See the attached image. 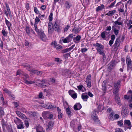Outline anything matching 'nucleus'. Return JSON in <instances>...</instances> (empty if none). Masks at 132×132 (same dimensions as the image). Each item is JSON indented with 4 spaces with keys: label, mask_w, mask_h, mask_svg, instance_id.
Wrapping results in <instances>:
<instances>
[{
    "label": "nucleus",
    "mask_w": 132,
    "mask_h": 132,
    "mask_svg": "<svg viewBox=\"0 0 132 132\" xmlns=\"http://www.w3.org/2000/svg\"><path fill=\"white\" fill-rule=\"evenodd\" d=\"M34 27L35 30L39 35L40 39L43 41H44L45 40L46 36L42 30L40 28L38 29L36 24H34Z\"/></svg>",
    "instance_id": "nucleus-1"
},
{
    "label": "nucleus",
    "mask_w": 132,
    "mask_h": 132,
    "mask_svg": "<svg viewBox=\"0 0 132 132\" xmlns=\"http://www.w3.org/2000/svg\"><path fill=\"white\" fill-rule=\"evenodd\" d=\"M23 66L28 70L30 71V72L33 73H35L37 75L40 74L42 75H43V73L42 71H39L36 70L31 69L30 65L28 64H25L23 65Z\"/></svg>",
    "instance_id": "nucleus-2"
},
{
    "label": "nucleus",
    "mask_w": 132,
    "mask_h": 132,
    "mask_svg": "<svg viewBox=\"0 0 132 132\" xmlns=\"http://www.w3.org/2000/svg\"><path fill=\"white\" fill-rule=\"evenodd\" d=\"M93 46L97 47V48H96V49L100 54H103V50L104 48V46L103 45L100 44L99 43H97L96 44H94Z\"/></svg>",
    "instance_id": "nucleus-3"
},
{
    "label": "nucleus",
    "mask_w": 132,
    "mask_h": 132,
    "mask_svg": "<svg viewBox=\"0 0 132 132\" xmlns=\"http://www.w3.org/2000/svg\"><path fill=\"white\" fill-rule=\"evenodd\" d=\"M129 112L125 106H123L122 108L121 115L123 117H125L129 114Z\"/></svg>",
    "instance_id": "nucleus-4"
},
{
    "label": "nucleus",
    "mask_w": 132,
    "mask_h": 132,
    "mask_svg": "<svg viewBox=\"0 0 132 132\" xmlns=\"http://www.w3.org/2000/svg\"><path fill=\"white\" fill-rule=\"evenodd\" d=\"M52 27L53 30L57 32H60L61 29L59 27V26L57 24V22H55L53 25L52 26Z\"/></svg>",
    "instance_id": "nucleus-5"
},
{
    "label": "nucleus",
    "mask_w": 132,
    "mask_h": 132,
    "mask_svg": "<svg viewBox=\"0 0 132 132\" xmlns=\"http://www.w3.org/2000/svg\"><path fill=\"white\" fill-rule=\"evenodd\" d=\"M73 38V35L72 34H71L66 38L63 39V42L64 43H69L71 41Z\"/></svg>",
    "instance_id": "nucleus-6"
},
{
    "label": "nucleus",
    "mask_w": 132,
    "mask_h": 132,
    "mask_svg": "<svg viewBox=\"0 0 132 132\" xmlns=\"http://www.w3.org/2000/svg\"><path fill=\"white\" fill-rule=\"evenodd\" d=\"M116 62L114 60L112 61L109 64V66L108 69L109 71H111L116 66Z\"/></svg>",
    "instance_id": "nucleus-7"
},
{
    "label": "nucleus",
    "mask_w": 132,
    "mask_h": 132,
    "mask_svg": "<svg viewBox=\"0 0 132 132\" xmlns=\"http://www.w3.org/2000/svg\"><path fill=\"white\" fill-rule=\"evenodd\" d=\"M91 77L90 75L89 74L87 76L86 79L87 87L88 88L90 87L91 86Z\"/></svg>",
    "instance_id": "nucleus-8"
},
{
    "label": "nucleus",
    "mask_w": 132,
    "mask_h": 132,
    "mask_svg": "<svg viewBox=\"0 0 132 132\" xmlns=\"http://www.w3.org/2000/svg\"><path fill=\"white\" fill-rule=\"evenodd\" d=\"M124 98L127 100L131 98L132 99V92L130 90H129L127 92V95L125 96Z\"/></svg>",
    "instance_id": "nucleus-9"
},
{
    "label": "nucleus",
    "mask_w": 132,
    "mask_h": 132,
    "mask_svg": "<svg viewBox=\"0 0 132 132\" xmlns=\"http://www.w3.org/2000/svg\"><path fill=\"white\" fill-rule=\"evenodd\" d=\"M81 38V36L80 35H77L76 37H74L73 38V40L76 43H78Z\"/></svg>",
    "instance_id": "nucleus-10"
},
{
    "label": "nucleus",
    "mask_w": 132,
    "mask_h": 132,
    "mask_svg": "<svg viewBox=\"0 0 132 132\" xmlns=\"http://www.w3.org/2000/svg\"><path fill=\"white\" fill-rule=\"evenodd\" d=\"M82 106L79 103H77L75 104L74 106V109L75 110H80L82 108Z\"/></svg>",
    "instance_id": "nucleus-11"
},
{
    "label": "nucleus",
    "mask_w": 132,
    "mask_h": 132,
    "mask_svg": "<svg viewBox=\"0 0 132 132\" xmlns=\"http://www.w3.org/2000/svg\"><path fill=\"white\" fill-rule=\"evenodd\" d=\"M46 107L49 109H53L56 108V106L51 103H49L46 105Z\"/></svg>",
    "instance_id": "nucleus-12"
},
{
    "label": "nucleus",
    "mask_w": 132,
    "mask_h": 132,
    "mask_svg": "<svg viewBox=\"0 0 132 132\" xmlns=\"http://www.w3.org/2000/svg\"><path fill=\"white\" fill-rule=\"evenodd\" d=\"M80 29L78 27H76L75 26L72 29V31L73 33L77 34L79 32Z\"/></svg>",
    "instance_id": "nucleus-13"
},
{
    "label": "nucleus",
    "mask_w": 132,
    "mask_h": 132,
    "mask_svg": "<svg viewBox=\"0 0 132 132\" xmlns=\"http://www.w3.org/2000/svg\"><path fill=\"white\" fill-rule=\"evenodd\" d=\"M127 125L128 126V128L130 129L131 127V124L130 121L129 120H125L124 121V124Z\"/></svg>",
    "instance_id": "nucleus-14"
},
{
    "label": "nucleus",
    "mask_w": 132,
    "mask_h": 132,
    "mask_svg": "<svg viewBox=\"0 0 132 132\" xmlns=\"http://www.w3.org/2000/svg\"><path fill=\"white\" fill-rule=\"evenodd\" d=\"M92 118L94 122L98 123H100V120L97 116H93V115L92 116Z\"/></svg>",
    "instance_id": "nucleus-15"
},
{
    "label": "nucleus",
    "mask_w": 132,
    "mask_h": 132,
    "mask_svg": "<svg viewBox=\"0 0 132 132\" xmlns=\"http://www.w3.org/2000/svg\"><path fill=\"white\" fill-rule=\"evenodd\" d=\"M5 22L6 25L8 28L9 30L10 31V27L12 26L11 23L8 21L6 18H5Z\"/></svg>",
    "instance_id": "nucleus-16"
},
{
    "label": "nucleus",
    "mask_w": 132,
    "mask_h": 132,
    "mask_svg": "<svg viewBox=\"0 0 132 132\" xmlns=\"http://www.w3.org/2000/svg\"><path fill=\"white\" fill-rule=\"evenodd\" d=\"M50 113L49 112L44 111L42 113V115L44 118H47Z\"/></svg>",
    "instance_id": "nucleus-17"
},
{
    "label": "nucleus",
    "mask_w": 132,
    "mask_h": 132,
    "mask_svg": "<svg viewBox=\"0 0 132 132\" xmlns=\"http://www.w3.org/2000/svg\"><path fill=\"white\" fill-rule=\"evenodd\" d=\"M54 123L52 121L48 123L47 127V129H51L54 125Z\"/></svg>",
    "instance_id": "nucleus-18"
},
{
    "label": "nucleus",
    "mask_w": 132,
    "mask_h": 132,
    "mask_svg": "<svg viewBox=\"0 0 132 132\" xmlns=\"http://www.w3.org/2000/svg\"><path fill=\"white\" fill-rule=\"evenodd\" d=\"M107 84V82L106 80L103 81L102 83V89L104 91H105L106 89V86Z\"/></svg>",
    "instance_id": "nucleus-19"
},
{
    "label": "nucleus",
    "mask_w": 132,
    "mask_h": 132,
    "mask_svg": "<svg viewBox=\"0 0 132 132\" xmlns=\"http://www.w3.org/2000/svg\"><path fill=\"white\" fill-rule=\"evenodd\" d=\"M37 132H44V131L43 130V128L40 126H38L36 129Z\"/></svg>",
    "instance_id": "nucleus-20"
},
{
    "label": "nucleus",
    "mask_w": 132,
    "mask_h": 132,
    "mask_svg": "<svg viewBox=\"0 0 132 132\" xmlns=\"http://www.w3.org/2000/svg\"><path fill=\"white\" fill-rule=\"evenodd\" d=\"M17 125V128L18 129H23L24 127L23 122H21Z\"/></svg>",
    "instance_id": "nucleus-21"
},
{
    "label": "nucleus",
    "mask_w": 132,
    "mask_h": 132,
    "mask_svg": "<svg viewBox=\"0 0 132 132\" xmlns=\"http://www.w3.org/2000/svg\"><path fill=\"white\" fill-rule=\"evenodd\" d=\"M116 11L115 10H113V11H110L107 13L106 15L109 16H112L114 14L116 13Z\"/></svg>",
    "instance_id": "nucleus-22"
},
{
    "label": "nucleus",
    "mask_w": 132,
    "mask_h": 132,
    "mask_svg": "<svg viewBox=\"0 0 132 132\" xmlns=\"http://www.w3.org/2000/svg\"><path fill=\"white\" fill-rule=\"evenodd\" d=\"M104 8V5L102 4L100 6H98L97 7L96 11L97 12L99 11H102Z\"/></svg>",
    "instance_id": "nucleus-23"
},
{
    "label": "nucleus",
    "mask_w": 132,
    "mask_h": 132,
    "mask_svg": "<svg viewBox=\"0 0 132 132\" xmlns=\"http://www.w3.org/2000/svg\"><path fill=\"white\" fill-rule=\"evenodd\" d=\"M121 18H119L116 21L114 22V23L115 24V25L118 24L119 25H121L122 24V23L121 22H119V21L121 20Z\"/></svg>",
    "instance_id": "nucleus-24"
},
{
    "label": "nucleus",
    "mask_w": 132,
    "mask_h": 132,
    "mask_svg": "<svg viewBox=\"0 0 132 132\" xmlns=\"http://www.w3.org/2000/svg\"><path fill=\"white\" fill-rule=\"evenodd\" d=\"M120 81H118L117 82L114 83V88L119 89L120 86Z\"/></svg>",
    "instance_id": "nucleus-25"
},
{
    "label": "nucleus",
    "mask_w": 132,
    "mask_h": 132,
    "mask_svg": "<svg viewBox=\"0 0 132 132\" xmlns=\"http://www.w3.org/2000/svg\"><path fill=\"white\" fill-rule=\"evenodd\" d=\"M88 98V96L87 95H85L84 94H82L81 95V98L84 101H87V99Z\"/></svg>",
    "instance_id": "nucleus-26"
},
{
    "label": "nucleus",
    "mask_w": 132,
    "mask_h": 132,
    "mask_svg": "<svg viewBox=\"0 0 132 132\" xmlns=\"http://www.w3.org/2000/svg\"><path fill=\"white\" fill-rule=\"evenodd\" d=\"M131 61L130 59H129L128 57L127 56V57L126 59V63L127 64L128 66H130V65L131 64Z\"/></svg>",
    "instance_id": "nucleus-27"
},
{
    "label": "nucleus",
    "mask_w": 132,
    "mask_h": 132,
    "mask_svg": "<svg viewBox=\"0 0 132 132\" xmlns=\"http://www.w3.org/2000/svg\"><path fill=\"white\" fill-rule=\"evenodd\" d=\"M48 32L49 34H52L53 32V29L52 26H48Z\"/></svg>",
    "instance_id": "nucleus-28"
},
{
    "label": "nucleus",
    "mask_w": 132,
    "mask_h": 132,
    "mask_svg": "<svg viewBox=\"0 0 132 132\" xmlns=\"http://www.w3.org/2000/svg\"><path fill=\"white\" fill-rule=\"evenodd\" d=\"M14 121L16 125L19 124V123L21 122V120L17 117L15 118V119L14 120Z\"/></svg>",
    "instance_id": "nucleus-29"
},
{
    "label": "nucleus",
    "mask_w": 132,
    "mask_h": 132,
    "mask_svg": "<svg viewBox=\"0 0 132 132\" xmlns=\"http://www.w3.org/2000/svg\"><path fill=\"white\" fill-rule=\"evenodd\" d=\"M31 29L29 27H27L26 28V30L27 35H29L30 33Z\"/></svg>",
    "instance_id": "nucleus-30"
},
{
    "label": "nucleus",
    "mask_w": 132,
    "mask_h": 132,
    "mask_svg": "<svg viewBox=\"0 0 132 132\" xmlns=\"http://www.w3.org/2000/svg\"><path fill=\"white\" fill-rule=\"evenodd\" d=\"M66 111L67 114L68 115L69 117H70L71 116V112L69 108H66Z\"/></svg>",
    "instance_id": "nucleus-31"
},
{
    "label": "nucleus",
    "mask_w": 132,
    "mask_h": 132,
    "mask_svg": "<svg viewBox=\"0 0 132 132\" xmlns=\"http://www.w3.org/2000/svg\"><path fill=\"white\" fill-rule=\"evenodd\" d=\"M57 43L56 41L54 40L51 43V45L53 46L54 47H55V46L57 44Z\"/></svg>",
    "instance_id": "nucleus-32"
},
{
    "label": "nucleus",
    "mask_w": 132,
    "mask_h": 132,
    "mask_svg": "<svg viewBox=\"0 0 132 132\" xmlns=\"http://www.w3.org/2000/svg\"><path fill=\"white\" fill-rule=\"evenodd\" d=\"M24 122L26 127L27 128L29 126V123L28 121L27 120H25L24 121Z\"/></svg>",
    "instance_id": "nucleus-33"
},
{
    "label": "nucleus",
    "mask_w": 132,
    "mask_h": 132,
    "mask_svg": "<svg viewBox=\"0 0 132 132\" xmlns=\"http://www.w3.org/2000/svg\"><path fill=\"white\" fill-rule=\"evenodd\" d=\"M119 89L114 87L113 91V94H116L118 92Z\"/></svg>",
    "instance_id": "nucleus-34"
},
{
    "label": "nucleus",
    "mask_w": 132,
    "mask_h": 132,
    "mask_svg": "<svg viewBox=\"0 0 132 132\" xmlns=\"http://www.w3.org/2000/svg\"><path fill=\"white\" fill-rule=\"evenodd\" d=\"M4 99L3 97H1L0 98V105L2 104H4Z\"/></svg>",
    "instance_id": "nucleus-35"
},
{
    "label": "nucleus",
    "mask_w": 132,
    "mask_h": 132,
    "mask_svg": "<svg viewBox=\"0 0 132 132\" xmlns=\"http://www.w3.org/2000/svg\"><path fill=\"white\" fill-rule=\"evenodd\" d=\"M117 124L120 127L122 126L123 125V121L122 120L118 121L117 122Z\"/></svg>",
    "instance_id": "nucleus-36"
},
{
    "label": "nucleus",
    "mask_w": 132,
    "mask_h": 132,
    "mask_svg": "<svg viewBox=\"0 0 132 132\" xmlns=\"http://www.w3.org/2000/svg\"><path fill=\"white\" fill-rule=\"evenodd\" d=\"M2 33L4 37H6L7 36V32L5 30L3 29L2 31Z\"/></svg>",
    "instance_id": "nucleus-37"
},
{
    "label": "nucleus",
    "mask_w": 132,
    "mask_h": 132,
    "mask_svg": "<svg viewBox=\"0 0 132 132\" xmlns=\"http://www.w3.org/2000/svg\"><path fill=\"white\" fill-rule=\"evenodd\" d=\"M75 92L73 90H70L69 91L68 93L71 96L75 93Z\"/></svg>",
    "instance_id": "nucleus-38"
},
{
    "label": "nucleus",
    "mask_w": 132,
    "mask_h": 132,
    "mask_svg": "<svg viewBox=\"0 0 132 132\" xmlns=\"http://www.w3.org/2000/svg\"><path fill=\"white\" fill-rule=\"evenodd\" d=\"M115 132H124L122 129L119 128H117L115 129Z\"/></svg>",
    "instance_id": "nucleus-39"
},
{
    "label": "nucleus",
    "mask_w": 132,
    "mask_h": 132,
    "mask_svg": "<svg viewBox=\"0 0 132 132\" xmlns=\"http://www.w3.org/2000/svg\"><path fill=\"white\" fill-rule=\"evenodd\" d=\"M101 37L103 39H104L106 37V36L105 33V31L102 32L101 34Z\"/></svg>",
    "instance_id": "nucleus-40"
},
{
    "label": "nucleus",
    "mask_w": 132,
    "mask_h": 132,
    "mask_svg": "<svg viewBox=\"0 0 132 132\" xmlns=\"http://www.w3.org/2000/svg\"><path fill=\"white\" fill-rule=\"evenodd\" d=\"M53 13L51 12L50 13V15L49 16L48 19L50 21H51L53 19Z\"/></svg>",
    "instance_id": "nucleus-41"
},
{
    "label": "nucleus",
    "mask_w": 132,
    "mask_h": 132,
    "mask_svg": "<svg viewBox=\"0 0 132 132\" xmlns=\"http://www.w3.org/2000/svg\"><path fill=\"white\" fill-rule=\"evenodd\" d=\"M97 111L96 109H95L93 111L92 113L91 114V116L92 117V116L93 115V116H96V113Z\"/></svg>",
    "instance_id": "nucleus-42"
},
{
    "label": "nucleus",
    "mask_w": 132,
    "mask_h": 132,
    "mask_svg": "<svg viewBox=\"0 0 132 132\" xmlns=\"http://www.w3.org/2000/svg\"><path fill=\"white\" fill-rule=\"evenodd\" d=\"M56 49H59L62 48V46L59 44H57L56 45L55 47Z\"/></svg>",
    "instance_id": "nucleus-43"
},
{
    "label": "nucleus",
    "mask_w": 132,
    "mask_h": 132,
    "mask_svg": "<svg viewBox=\"0 0 132 132\" xmlns=\"http://www.w3.org/2000/svg\"><path fill=\"white\" fill-rule=\"evenodd\" d=\"M24 82H25L26 84H31V81H28V80H27L25 79L24 78Z\"/></svg>",
    "instance_id": "nucleus-44"
},
{
    "label": "nucleus",
    "mask_w": 132,
    "mask_h": 132,
    "mask_svg": "<svg viewBox=\"0 0 132 132\" xmlns=\"http://www.w3.org/2000/svg\"><path fill=\"white\" fill-rule=\"evenodd\" d=\"M40 21V20L39 19L38 17L36 16L35 20V24H36Z\"/></svg>",
    "instance_id": "nucleus-45"
},
{
    "label": "nucleus",
    "mask_w": 132,
    "mask_h": 132,
    "mask_svg": "<svg viewBox=\"0 0 132 132\" xmlns=\"http://www.w3.org/2000/svg\"><path fill=\"white\" fill-rule=\"evenodd\" d=\"M0 114L1 116H3L4 115V111L1 107H0Z\"/></svg>",
    "instance_id": "nucleus-46"
},
{
    "label": "nucleus",
    "mask_w": 132,
    "mask_h": 132,
    "mask_svg": "<svg viewBox=\"0 0 132 132\" xmlns=\"http://www.w3.org/2000/svg\"><path fill=\"white\" fill-rule=\"evenodd\" d=\"M113 31L114 33L116 35H118L119 32V30L117 29H114V30Z\"/></svg>",
    "instance_id": "nucleus-47"
},
{
    "label": "nucleus",
    "mask_w": 132,
    "mask_h": 132,
    "mask_svg": "<svg viewBox=\"0 0 132 132\" xmlns=\"http://www.w3.org/2000/svg\"><path fill=\"white\" fill-rule=\"evenodd\" d=\"M120 39L119 38H118L116 39L114 44V45L115 46L117 45L118 43L120 42Z\"/></svg>",
    "instance_id": "nucleus-48"
},
{
    "label": "nucleus",
    "mask_w": 132,
    "mask_h": 132,
    "mask_svg": "<svg viewBox=\"0 0 132 132\" xmlns=\"http://www.w3.org/2000/svg\"><path fill=\"white\" fill-rule=\"evenodd\" d=\"M70 27V26L69 25H67L66 27H65L64 29V32H67Z\"/></svg>",
    "instance_id": "nucleus-49"
},
{
    "label": "nucleus",
    "mask_w": 132,
    "mask_h": 132,
    "mask_svg": "<svg viewBox=\"0 0 132 132\" xmlns=\"http://www.w3.org/2000/svg\"><path fill=\"white\" fill-rule=\"evenodd\" d=\"M23 76L25 78H24H24L26 79H29V75L27 74L26 73H24L23 75Z\"/></svg>",
    "instance_id": "nucleus-50"
},
{
    "label": "nucleus",
    "mask_w": 132,
    "mask_h": 132,
    "mask_svg": "<svg viewBox=\"0 0 132 132\" xmlns=\"http://www.w3.org/2000/svg\"><path fill=\"white\" fill-rule=\"evenodd\" d=\"M71 97L73 99H75L77 97V94L75 92V93L73 94L71 96Z\"/></svg>",
    "instance_id": "nucleus-51"
},
{
    "label": "nucleus",
    "mask_w": 132,
    "mask_h": 132,
    "mask_svg": "<svg viewBox=\"0 0 132 132\" xmlns=\"http://www.w3.org/2000/svg\"><path fill=\"white\" fill-rule=\"evenodd\" d=\"M30 44L29 43V42L26 40H25L24 45L25 46H29V45H30Z\"/></svg>",
    "instance_id": "nucleus-52"
},
{
    "label": "nucleus",
    "mask_w": 132,
    "mask_h": 132,
    "mask_svg": "<svg viewBox=\"0 0 132 132\" xmlns=\"http://www.w3.org/2000/svg\"><path fill=\"white\" fill-rule=\"evenodd\" d=\"M114 117L113 120L118 119L119 118L120 116L118 114H116L114 115Z\"/></svg>",
    "instance_id": "nucleus-53"
},
{
    "label": "nucleus",
    "mask_w": 132,
    "mask_h": 132,
    "mask_svg": "<svg viewBox=\"0 0 132 132\" xmlns=\"http://www.w3.org/2000/svg\"><path fill=\"white\" fill-rule=\"evenodd\" d=\"M116 0L114 1L112 3L111 5L109 6V7L110 8H111L113 7L114 6V4H115L116 3Z\"/></svg>",
    "instance_id": "nucleus-54"
},
{
    "label": "nucleus",
    "mask_w": 132,
    "mask_h": 132,
    "mask_svg": "<svg viewBox=\"0 0 132 132\" xmlns=\"http://www.w3.org/2000/svg\"><path fill=\"white\" fill-rule=\"evenodd\" d=\"M34 10L35 12L37 14H38L39 13V11L36 7H34Z\"/></svg>",
    "instance_id": "nucleus-55"
},
{
    "label": "nucleus",
    "mask_w": 132,
    "mask_h": 132,
    "mask_svg": "<svg viewBox=\"0 0 132 132\" xmlns=\"http://www.w3.org/2000/svg\"><path fill=\"white\" fill-rule=\"evenodd\" d=\"M114 112H111V113L110 114L109 116L110 117V119H113V116L114 115Z\"/></svg>",
    "instance_id": "nucleus-56"
},
{
    "label": "nucleus",
    "mask_w": 132,
    "mask_h": 132,
    "mask_svg": "<svg viewBox=\"0 0 132 132\" xmlns=\"http://www.w3.org/2000/svg\"><path fill=\"white\" fill-rule=\"evenodd\" d=\"M115 100L117 101H119L120 100V98L119 95H116L115 96Z\"/></svg>",
    "instance_id": "nucleus-57"
},
{
    "label": "nucleus",
    "mask_w": 132,
    "mask_h": 132,
    "mask_svg": "<svg viewBox=\"0 0 132 132\" xmlns=\"http://www.w3.org/2000/svg\"><path fill=\"white\" fill-rule=\"evenodd\" d=\"M88 49L86 48H82L81 49V52L82 53H85L86 52L87 50Z\"/></svg>",
    "instance_id": "nucleus-58"
},
{
    "label": "nucleus",
    "mask_w": 132,
    "mask_h": 132,
    "mask_svg": "<svg viewBox=\"0 0 132 132\" xmlns=\"http://www.w3.org/2000/svg\"><path fill=\"white\" fill-rule=\"evenodd\" d=\"M3 91H4L5 93L9 94L10 93V92L9 91L8 89L4 88L3 89Z\"/></svg>",
    "instance_id": "nucleus-59"
},
{
    "label": "nucleus",
    "mask_w": 132,
    "mask_h": 132,
    "mask_svg": "<svg viewBox=\"0 0 132 132\" xmlns=\"http://www.w3.org/2000/svg\"><path fill=\"white\" fill-rule=\"evenodd\" d=\"M58 113V118L59 119H61L62 117V114L61 112Z\"/></svg>",
    "instance_id": "nucleus-60"
},
{
    "label": "nucleus",
    "mask_w": 132,
    "mask_h": 132,
    "mask_svg": "<svg viewBox=\"0 0 132 132\" xmlns=\"http://www.w3.org/2000/svg\"><path fill=\"white\" fill-rule=\"evenodd\" d=\"M105 31L106 36L107 37V38L109 37L110 36L109 34L110 32H107Z\"/></svg>",
    "instance_id": "nucleus-61"
},
{
    "label": "nucleus",
    "mask_w": 132,
    "mask_h": 132,
    "mask_svg": "<svg viewBox=\"0 0 132 132\" xmlns=\"http://www.w3.org/2000/svg\"><path fill=\"white\" fill-rule=\"evenodd\" d=\"M35 82H36L39 84H40L42 85V84H41L40 83L41 82V80H40L39 79H36L35 80Z\"/></svg>",
    "instance_id": "nucleus-62"
},
{
    "label": "nucleus",
    "mask_w": 132,
    "mask_h": 132,
    "mask_svg": "<svg viewBox=\"0 0 132 132\" xmlns=\"http://www.w3.org/2000/svg\"><path fill=\"white\" fill-rule=\"evenodd\" d=\"M74 121H71L70 123V126L71 127H74Z\"/></svg>",
    "instance_id": "nucleus-63"
},
{
    "label": "nucleus",
    "mask_w": 132,
    "mask_h": 132,
    "mask_svg": "<svg viewBox=\"0 0 132 132\" xmlns=\"http://www.w3.org/2000/svg\"><path fill=\"white\" fill-rule=\"evenodd\" d=\"M88 95L90 97H92L93 96V95L90 92H88Z\"/></svg>",
    "instance_id": "nucleus-64"
}]
</instances>
